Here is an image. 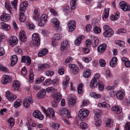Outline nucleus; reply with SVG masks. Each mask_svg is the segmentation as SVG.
I'll use <instances>...</instances> for the list:
<instances>
[{"instance_id":"2","label":"nucleus","mask_w":130,"mask_h":130,"mask_svg":"<svg viewBox=\"0 0 130 130\" xmlns=\"http://www.w3.org/2000/svg\"><path fill=\"white\" fill-rule=\"evenodd\" d=\"M89 110L81 109L78 113V117L81 120H82L84 118L87 117L89 115Z\"/></svg>"},{"instance_id":"44","label":"nucleus","mask_w":130,"mask_h":130,"mask_svg":"<svg viewBox=\"0 0 130 130\" xmlns=\"http://www.w3.org/2000/svg\"><path fill=\"white\" fill-rule=\"evenodd\" d=\"M67 25L68 26H76V22L73 20L70 21L68 23Z\"/></svg>"},{"instance_id":"18","label":"nucleus","mask_w":130,"mask_h":130,"mask_svg":"<svg viewBox=\"0 0 130 130\" xmlns=\"http://www.w3.org/2000/svg\"><path fill=\"white\" fill-rule=\"evenodd\" d=\"M20 12L19 13V20L21 22H24L26 19V16L25 15L24 13L25 12H23L22 11H20Z\"/></svg>"},{"instance_id":"15","label":"nucleus","mask_w":130,"mask_h":130,"mask_svg":"<svg viewBox=\"0 0 130 130\" xmlns=\"http://www.w3.org/2000/svg\"><path fill=\"white\" fill-rule=\"evenodd\" d=\"M1 19L4 22H7L10 19V16L9 14L4 13L1 16Z\"/></svg>"},{"instance_id":"41","label":"nucleus","mask_w":130,"mask_h":130,"mask_svg":"<svg viewBox=\"0 0 130 130\" xmlns=\"http://www.w3.org/2000/svg\"><path fill=\"white\" fill-rule=\"evenodd\" d=\"M13 85L15 90H18V89L19 87V85L18 82H14Z\"/></svg>"},{"instance_id":"14","label":"nucleus","mask_w":130,"mask_h":130,"mask_svg":"<svg viewBox=\"0 0 130 130\" xmlns=\"http://www.w3.org/2000/svg\"><path fill=\"white\" fill-rule=\"evenodd\" d=\"M20 39L21 41L25 42L26 40V36L25 32L21 30L19 33Z\"/></svg>"},{"instance_id":"6","label":"nucleus","mask_w":130,"mask_h":130,"mask_svg":"<svg viewBox=\"0 0 130 130\" xmlns=\"http://www.w3.org/2000/svg\"><path fill=\"white\" fill-rule=\"evenodd\" d=\"M10 91H7L6 92V98L9 101H12L17 98V96L13 94L10 93Z\"/></svg>"},{"instance_id":"32","label":"nucleus","mask_w":130,"mask_h":130,"mask_svg":"<svg viewBox=\"0 0 130 130\" xmlns=\"http://www.w3.org/2000/svg\"><path fill=\"white\" fill-rule=\"evenodd\" d=\"M98 106L100 107H106L108 108L110 107V105L105 102H103L102 103H99L98 104Z\"/></svg>"},{"instance_id":"30","label":"nucleus","mask_w":130,"mask_h":130,"mask_svg":"<svg viewBox=\"0 0 130 130\" xmlns=\"http://www.w3.org/2000/svg\"><path fill=\"white\" fill-rule=\"evenodd\" d=\"M83 36H79L75 40V44L78 46L80 44L82 39H83Z\"/></svg>"},{"instance_id":"8","label":"nucleus","mask_w":130,"mask_h":130,"mask_svg":"<svg viewBox=\"0 0 130 130\" xmlns=\"http://www.w3.org/2000/svg\"><path fill=\"white\" fill-rule=\"evenodd\" d=\"M32 39L35 41V45L36 46H38L39 45L40 43V39L38 34H34L32 35Z\"/></svg>"},{"instance_id":"13","label":"nucleus","mask_w":130,"mask_h":130,"mask_svg":"<svg viewBox=\"0 0 130 130\" xmlns=\"http://www.w3.org/2000/svg\"><path fill=\"white\" fill-rule=\"evenodd\" d=\"M28 5V4L27 2L26 1H24L20 5V11H22L23 12H25L26 8Z\"/></svg>"},{"instance_id":"51","label":"nucleus","mask_w":130,"mask_h":130,"mask_svg":"<svg viewBox=\"0 0 130 130\" xmlns=\"http://www.w3.org/2000/svg\"><path fill=\"white\" fill-rule=\"evenodd\" d=\"M18 1L17 0H14L13 1H12L11 2V4L14 7V8L16 10L17 4V3Z\"/></svg>"},{"instance_id":"12","label":"nucleus","mask_w":130,"mask_h":130,"mask_svg":"<svg viewBox=\"0 0 130 130\" xmlns=\"http://www.w3.org/2000/svg\"><path fill=\"white\" fill-rule=\"evenodd\" d=\"M46 94V90L43 89L39 91L37 94V98L39 99H42L44 97Z\"/></svg>"},{"instance_id":"49","label":"nucleus","mask_w":130,"mask_h":130,"mask_svg":"<svg viewBox=\"0 0 130 130\" xmlns=\"http://www.w3.org/2000/svg\"><path fill=\"white\" fill-rule=\"evenodd\" d=\"M100 64L101 66L103 67L106 65L105 61L103 59H101L99 60Z\"/></svg>"},{"instance_id":"26","label":"nucleus","mask_w":130,"mask_h":130,"mask_svg":"<svg viewBox=\"0 0 130 130\" xmlns=\"http://www.w3.org/2000/svg\"><path fill=\"white\" fill-rule=\"evenodd\" d=\"M51 21L52 23L54 24L55 27H59V22L57 19L55 18H53L51 20Z\"/></svg>"},{"instance_id":"16","label":"nucleus","mask_w":130,"mask_h":130,"mask_svg":"<svg viewBox=\"0 0 130 130\" xmlns=\"http://www.w3.org/2000/svg\"><path fill=\"white\" fill-rule=\"evenodd\" d=\"M112 110L115 111V113L119 114L122 111L121 107L118 105H116L112 107L111 109Z\"/></svg>"},{"instance_id":"54","label":"nucleus","mask_w":130,"mask_h":130,"mask_svg":"<svg viewBox=\"0 0 130 130\" xmlns=\"http://www.w3.org/2000/svg\"><path fill=\"white\" fill-rule=\"evenodd\" d=\"M0 69L3 71L7 72L9 71V69L6 67L3 66H0Z\"/></svg>"},{"instance_id":"57","label":"nucleus","mask_w":130,"mask_h":130,"mask_svg":"<svg viewBox=\"0 0 130 130\" xmlns=\"http://www.w3.org/2000/svg\"><path fill=\"white\" fill-rule=\"evenodd\" d=\"M44 79V78L43 77H41L39 78L38 79L36 80V83L39 84L43 81Z\"/></svg>"},{"instance_id":"28","label":"nucleus","mask_w":130,"mask_h":130,"mask_svg":"<svg viewBox=\"0 0 130 130\" xmlns=\"http://www.w3.org/2000/svg\"><path fill=\"white\" fill-rule=\"evenodd\" d=\"M68 43L67 41H63L62 43L61 44L60 50L61 51L64 50L67 46L68 45Z\"/></svg>"},{"instance_id":"61","label":"nucleus","mask_w":130,"mask_h":130,"mask_svg":"<svg viewBox=\"0 0 130 130\" xmlns=\"http://www.w3.org/2000/svg\"><path fill=\"white\" fill-rule=\"evenodd\" d=\"M92 27L91 25L88 24L87 25L86 27V31L88 32L90 31Z\"/></svg>"},{"instance_id":"21","label":"nucleus","mask_w":130,"mask_h":130,"mask_svg":"<svg viewBox=\"0 0 130 130\" xmlns=\"http://www.w3.org/2000/svg\"><path fill=\"white\" fill-rule=\"evenodd\" d=\"M0 27L2 29H5L6 30H9L10 28V27L9 25L4 22H1L0 23Z\"/></svg>"},{"instance_id":"10","label":"nucleus","mask_w":130,"mask_h":130,"mask_svg":"<svg viewBox=\"0 0 130 130\" xmlns=\"http://www.w3.org/2000/svg\"><path fill=\"white\" fill-rule=\"evenodd\" d=\"M52 97L53 98V101L54 103H58L60 101V99L62 98V96L61 94L58 93L57 94H53Z\"/></svg>"},{"instance_id":"37","label":"nucleus","mask_w":130,"mask_h":130,"mask_svg":"<svg viewBox=\"0 0 130 130\" xmlns=\"http://www.w3.org/2000/svg\"><path fill=\"white\" fill-rule=\"evenodd\" d=\"M51 126L55 129H58L60 127V125L58 123H53L50 125Z\"/></svg>"},{"instance_id":"35","label":"nucleus","mask_w":130,"mask_h":130,"mask_svg":"<svg viewBox=\"0 0 130 130\" xmlns=\"http://www.w3.org/2000/svg\"><path fill=\"white\" fill-rule=\"evenodd\" d=\"M52 80L50 79H47L45 80L43 83V84L44 86H47L49 85L52 84Z\"/></svg>"},{"instance_id":"17","label":"nucleus","mask_w":130,"mask_h":130,"mask_svg":"<svg viewBox=\"0 0 130 130\" xmlns=\"http://www.w3.org/2000/svg\"><path fill=\"white\" fill-rule=\"evenodd\" d=\"M106 47V44L104 43L100 45L97 48L98 51L101 53L103 52Z\"/></svg>"},{"instance_id":"58","label":"nucleus","mask_w":130,"mask_h":130,"mask_svg":"<svg viewBox=\"0 0 130 130\" xmlns=\"http://www.w3.org/2000/svg\"><path fill=\"white\" fill-rule=\"evenodd\" d=\"M69 28V32H72L74 31L76 28V26L73 25V26H68Z\"/></svg>"},{"instance_id":"56","label":"nucleus","mask_w":130,"mask_h":130,"mask_svg":"<svg viewBox=\"0 0 130 130\" xmlns=\"http://www.w3.org/2000/svg\"><path fill=\"white\" fill-rule=\"evenodd\" d=\"M54 73V72L53 71H47L45 72L46 75L47 76H52Z\"/></svg>"},{"instance_id":"29","label":"nucleus","mask_w":130,"mask_h":130,"mask_svg":"<svg viewBox=\"0 0 130 130\" xmlns=\"http://www.w3.org/2000/svg\"><path fill=\"white\" fill-rule=\"evenodd\" d=\"M48 52V50L46 48L42 50L38 53V56L39 57H42L46 54Z\"/></svg>"},{"instance_id":"48","label":"nucleus","mask_w":130,"mask_h":130,"mask_svg":"<svg viewBox=\"0 0 130 130\" xmlns=\"http://www.w3.org/2000/svg\"><path fill=\"white\" fill-rule=\"evenodd\" d=\"M80 126L81 128L82 129H85L87 127V124L84 122H81L80 124Z\"/></svg>"},{"instance_id":"3","label":"nucleus","mask_w":130,"mask_h":130,"mask_svg":"<svg viewBox=\"0 0 130 130\" xmlns=\"http://www.w3.org/2000/svg\"><path fill=\"white\" fill-rule=\"evenodd\" d=\"M119 7L124 11H129L130 10V6L123 1L119 3Z\"/></svg>"},{"instance_id":"22","label":"nucleus","mask_w":130,"mask_h":130,"mask_svg":"<svg viewBox=\"0 0 130 130\" xmlns=\"http://www.w3.org/2000/svg\"><path fill=\"white\" fill-rule=\"evenodd\" d=\"M116 95L117 99L119 100L123 99L125 94L124 93L122 92L119 91L116 93Z\"/></svg>"},{"instance_id":"59","label":"nucleus","mask_w":130,"mask_h":130,"mask_svg":"<svg viewBox=\"0 0 130 130\" xmlns=\"http://www.w3.org/2000/svg\"><path fill=\"white\" fill-rule=\"evenodd\" d=\"M21 73L23 75H25L27 74V70L24 67L22 69L21 71Z\"/></svg>"},{"instance_id":"9","label":"nucleus","mask_w":130,"mask_h":130,"mask_svg":"<svg viewBox=\"0 0 130 130\" xmlns=\"http://www.w3.org/2000/svg\"><path fill=\"white\" fill-rule=\"evenodd\" d=\"M12 78L10 76L4 75L1 81L2 83L4 84H6L11 82Z\"/></svg>"},{"instance_id":"7","label":"nucleus","mask_w":130,"mask_h":130,"mask_svg":"<svg viewBox=\"0 0 130 130\" xmlns=\"http://www.w3.org/2000/svg\"><path fill=\"white\" fill-rule=\"evenodd\" d=\"M33 115L35 118L38 119L40 120H43L44 118L43 116L38 110H35L33 113Z\"/></svg>"},{"instance_id":"45","label":"nucleus","mask_w":130,"mask_h":130,"mask_svg":"<svg viewBox=\"0 0 130 130\" xmlns=\"http://www.w3.org/2000/svg\"><path fill=\"white\" fill-rule=\"evenodd\" d=\"M93 31L95 33H99L101 31V30L99 27L95 26L93 29Z\"/></svg>"},{"instance_id":"27","label":"nucleus","mask_w":130,"mask_h":130,"mask_svg":"<svg viewBox=\"0 0 130 130\" xmlns=\"http://www.w3.org/2000/svg\"><path fill=\"white\" fill-rule=\"evenodd\" d=\"M61 111V113L62 114H67L66 117L68 118L71 117L70 115V112H68V110L66 109H60Z\"/></svg>"},{"instance_id":"39","label":"nucleus","mask_w":130,"mask_h":130,"mask_svg":"<svg viewBox=\"0 0 130 130\" xmlns=\"http://www.w3.org/2000/svg\"><path fill=\"white\" fill-rule=\"evenodd\" d=\"M116 44L118 45L119 46L123 47L124 46V42L122 41L117 40L115 41Z\"/></svg>"},{"instance_id":"1","label":"nucleus","mask_w":130,"mask_h":130,"mask_svg":"<svg viewBox=\"0 0 130 130\" xmlns=\"http://www.w3.org/2000/svg\"><path fill=\"white\" fill-rule=\"evenodd\" d=\"M104 31L103 34L104 37L109 38L112 36L114 34L113 30L108 25H105L103 27Z\"/></svg>"},{"instance_id":"5","label":"nucleus","mask_w":130,"mask_h":130,"mask_svg":"<svg viewBox=\"0 0 130 130\" xmlns=\"http://www.w3.org/2000/svg\"><path fill=\"white\" fill-rule=\"evenodd\" d=\"M33 100L31 97H29L23 101L24 106L26 108H28L30 106L29 104L33 103Z\"/></svg>"},{"instance_id":"34","label":"nucleus","mask_w":130,"mask_h":130,"mask_svg":"<svg viewBox=\"0 0 130 130\" xmlns=\"http://www.w3.org/2000/svg\"><path fill=\"white\" fill-rule=\"evenodd\" d=\"M90 95L92 97L95 99H98L101 98V95L99 94H97L95 93L92 92L90 94Z\"/></svg>"},{"instance_id":"19","label":"nucleus","mask_w":130,"mask_h":130,"mask_svg":"<svg viewBox=\"0 0 130 130\" xmlns=\"http://www.w3.org/2000/svg\"><path fill=\"white\" fill-rule=\"evenodd\" d=\"M52 116L53 118H54V119H55V112L53 110L50 108H48L47 109V111L46 113L47 116Z\"/></svg>"},{"instance_id":"64","label":"nucleus","mask_w":130,"mask_h":130,"mask_svg":"<svg viewBox=\"0 0 130 130\" xmlns=\"http://www.w3.org/2000/svg\"><path fill=\"white\" fill-rule=\"evenodd\" d=\"M125 127L126 130H130V123H127L125 125Z\"/></svg>"},{"instance_id":"36","label":"nucleus","mask_w":130,"mask_h":130,"mask_svg":"<svg viewBox=\"0 0 130 130\" xmlns=\"http://www.w3.org/2000/svg\"><path fill=\"white\" fill-rule=\"evenodd\" d=\"M97 79H95V78H93L91 80V84H90V87L92 88H93L95 86H94V84L97 81Z\"/></svg>"},{"instance_id":"60","label":"nucleus","mask_w":130,"mask_h":130,"mask_svg":"<svg viewBox=\"0 0 130 130\" xmlns=\"http://www.w3.org/2000/svg\"><path fill=\"white\" fill-rule=\"evenodd\" d=\"M50 12L51 13L53 14V15L55 16H57L58 14L56 11H55L54 9L51 8L50 10Z\"/></svg>"},{"instance_id":"25","label":"nucleus","mask_w":130,"mask_h":130,"mask_svg":"<svg viewBox=\"0 0 130 130\" xmlns=\"http://www.w3.org/2000/svg\"><path fill=\"white\" fill-rule=\"evenodd\" d=\"M91 72L90 69H87L86 71L84 72L83 73V76L86 78L89 77L91 75Z\"/></svg>"},{"instance_id":"50","label":"nucleus","mask_w":130,"mask_h":130,"mask_svg":"<svg viewBox=\"0 0 130 130\" xmlns=\"http://www.w3.org/2000/svg\"><path fill=\"white\" fill-rule=\"evenodd\" d=\"M53 38L54 41H56L57 40H58L61 39V37L59 34H55L54 35Z\"/></svg>"},{"instance_id":"43","label":"nucleus","mask_w":130,"mask_h":130,"mask_svg":"<svg viewBox=\"0 0 130 130\" xmlns=\"http://www.w3.org/2000/svg\"><path fill=\"white\" fill-rule=\"evenodd\" d=\"M5 6L6 8L9 10V12L11 13V11L12 9V8L11 7L10 4L9 3H5Z\"/></svg>"},{"instance_id":"11","label":"nucleus","mask_w":130,"mask_h":130,"mask_svg":"<svg viewBox=\"0 0 130 130\" xmlns=\"http://www.w3.org/2000/svg\"><path fill=\"white\" fill-rule=\"evenodd\" d=\"M50 65L47 63H43L40 65L38 67V70L39 72L43 71L45 69L49 68Z\"/></svg>"},{"instance_id":"47","label":"nucleus","mask_w":130,"mask_h":130,"mask_svg":"<svg viewBox=\"0 0 130 130\" xmlns=\"http://www.w3.org/2000/svg\"><path fill=\"white\" fill-rule=\"evenodd\" d=\"M72 69V71L74 74H76L78 71V68L76 65Z\"/></svg>"},{"instance_id":"46","label":"nucleus","mask_w":130,"mask_h":130,"mask_svg":"<svg viewBox=\"0 0 130 130\" xmlns=\"http://www.w3.org/2000/svg\"><path fill=\"white\" fill-rule=\"evenodd\" d=\"M119 13L118 12H116L115 16H113V18L112 19V17H110V19L112 20H117L119 17Z\"/></svg>"},{"instance_id":"4","label":"nucleus","mask_w":130,"mask_h":130,"mask_svg":"<svg viewBox=\"0 0 130 130\" xmlns=\"http://www.w3.org/2000/svg\"><path fill=\"white\" fill-rule=\"evenodd\" d=\"M18 42V39L15 36H12L10 37L8 41L9 44L12 47L16 45Z\"/></svg>"},{"instance_id":"42","label":"nucleus","mask_w":130,"mask_h":130,"mask_svg":"<svg viewBox=\"0 0 130 130\" xmlns=\"http://www.w3.org/2000/svg\"><path fill=\"white\" fill-rule=\"evenodd\" d=\"M46 90L47 92H53L54 91L56 92L57 91L56 89L52 87L47 88L46 89Z\"/></svg>"},{"instance_id":"53","label":"nucleus","mask_w":130,"mask_h":130,"mask_svg":"<svg viewBox=\"0 0 130 130\" xmlns=\"http://www.w3.org/2000/svg\"><path fill=\"white\" fill-rule=\"evenodd\" d=\"M42 19L43 20V23H45L47 19V15L46 14H42L41 17Z\"/></svg>"},{"instance_id":"31","label":"nucleus","mask_w":130,"mask_h":130,"mask_svg":"<svg viewBox=\"0 0 130 130\" xmlns=\"http://www.w3.org/2000/svg\"><path fill=\"white\" fill-rule=\"evenodd\" d=\"M109 8L105 9V12L103 13L102 18L107 19L109 15Z\"/></svg>"},{"instance_id":"52","label":"nucleus","mask_w":130,"mask_h":130,"mask_svg":"<svg viewBox=\"0 0 130 130\" xmlns=\"http://www.w3.org/2000/svg\"><path fill=\"white\" fill-rule=\"evenodd\" d=\"M69 77L68 76L66 77V80L65 81H63L62 83V84L64 85V89H65L66 88V85L69 82Z\"/></svg>"},{"instance_id":"62","label":"nucleus","mask_w":130,"mask_h":130,"mask_svg":"<svg viewBox=\"0 0 130 130\" xmlns=\"http://www.w3.org/2000/svg\"><path fill=\"white\" fill-rule=\"evenodd\" d=\"M26 60L27 61V64L28 66L31 63V60L30 57L28 56H27L26 57Z\"/></svg>"},{"instance_id":"63","label":"nucleus","mask_w":130,"mask_h":130,"mask_svg":"<svg viewBox=\"0 0 130 130\" xmlns=\"http://www.w3.org/2000/svg\"><path fill=\"white\" fill-rule=\"evenodd\" d=\"M101 124V121L100 120H98L95 122V125L96 127H99L100 126Z\"/></svg>"},{"instance_id":"20","label":"nucleus","mask_w":130,"mask_h":130,"mask_svg":"<svg viewBox=\"0 0 130 130\" xmlns=\"http://www.w3.org/2000/svg\"><path fill=\"white\" fill-rule=\"evenodd\" d=\"M11 60V66L12 67L14 66L17 61L18 59L17 56L15 55L12 56Z\"/></svg>"},{"instance_id":"33","label":"nucleus","mask_w":130,"mask_h":130,"mask_svg":"<svg viewBox=\"0 0 130 130\" xmlns=\"http://www.w3.org/2000/svg\"><path fill=\"white\" fill-rule=\"evenodd\" d=\"M22 101L19 99H17L14 103V106L15 108H17L21 105Z\"/></svg>"},{"instance_id":"38","label":"nucleus","mask_w":130,"mask_h":130,"mask_svg":"<svg viewBox=\"0 0 130 130\" xmlns=\"http://www.w3.org/2000/svg\"><path fill=\"white\" fill-rule=\"evenodd\" d=\"M38 11L37 9H35L34 12V14H36V15H34V19L35 20H37L38 18L39 17V13H38Z\"/></svg>"},{"instance_id":"23","label":"nucleus","mask_w":130,"mask_h":130,"mask_svg":"<svg viewBox=\"0 0 130 130\" xmlns=\"http://www.w3.org/2000/svg\"><path fill=\"white\" fill-rule=\"evenodd\" d=\"M92 46L93 47H96L99 43V40L96 37L93 36V39H92Z\"/></svg>"},{"instance_id":"24","label":"nucleus","mask_w":130,"mask_h":130,"mask_svg":"<svg viewBox=\"0 0 130 130\" xmlns=\"http://www.w3.org/2000/svg\"><path fill=\"white\" fill-rule=\"evenodd\" d=\"M69 103L71 105L74 104L76 103L75 97L73 95L70 96V97L68 98Z\"/></svg>"},{"instance_id":"55","label":"nucleus","mask_w":130,"mask_h":130,"mask_svg":"<svg viewBox=\"0 0 130 130\" xmlns=\"http://www.w3.org/2000/svg\"><path fill=\"white\" fill-rule=\"evenodd\" d=\"M8 121L9 123L10 126H12L14 125V120L12 118L9 119L8 120Z\"/></svg>"},{"instance_id":"40","label":"nucleus","mask_w":130,"mask_h":130,"mask_svg":"<svg viewBox=\"0 0 130 130\" xmlns=\"http://www.w3.org/2000/svg\"><path fill=\"white\" fill-rule=\"evenodd\" d=\"M83 86V84L81 83L79 84L77 87V90L78 93L79 94H81L83 92L82 90V87Z\"/></svg>"}]
</instances>
